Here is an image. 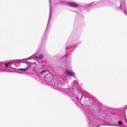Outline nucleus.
Listing matches in <instances>:
<instances>
[{
	"mask_svg": "<svg viewBox=\"0 0 127 127\" xmlns=\"http://www.w3.org/2000/svg\"><path fill=\"white\" fill-rule=\"evenodd\" d=\"M68 5L74 7H78V5L77 4L73 3L70 2L68 3Z\"/></svg>",
	"mask_w": 127,
	"mask_h": 127,
	"instance_id": "obj_1",
	"label": "nucleus"
},
{
	"mask_svg": "<svg viewBox=\"0 0 127 127\" xmlns=\"http://www.w3.org/2000/svg\"><path fill=\"white\" fill-rule=\"evenodd\" d=\"M65 73L68 76H72L74 74L73 73L67 71H65Z\"/></svg>",
	"mask_w": 127,
	"mask_h": 127,
	"instance_id": "obj_2",
	"label": "nucleus"
},
{
	"mask_svg": "<svg viewBox=\"0 0 127 127\" xmlns=\"http://www.w3.org/2000/svg\"><path fill=\"white\" fill-rule=\"evenodd\" d=\"M43 56L41 54H40L38 56V58L40 60L42 59H43Z\"/></svg>",
	"mask_w": 127,
	"mask_h": 127,
	"instance_id": "obj_3",
	"label": "nucleus"
},
{
	"mask_svg": "<svg viewBox=\"0 0 127 127\" xmlns=\"http://www.w3.org/2000/svg\"><path fill=\"white\" fill-rule=\"evenodd\" d=\"M28 67L27 66L25 68H19V69L21 70L22 71H26L27 69H28Z\"/></svg>",
	"mask_w": 127,
	"mask_h": 127,
	"instance_id": "obj_4",
	"label": "nucleus"
},
{
	"mask_svg": "<svg viewBox=\"0 0 127 127\" xmlns=\"http://www.w3.org/2000/svg\"><path fill=\"white\" fill-rule=\"evenodd\" d=\"M45 70H43L42 71H39V74H42L43 73H44L45 72Z\"/></svg>",
	"mask_w": 127,
	"mask_h": 127,
	"instance_id": "obj_5",
	"label": "nucleus"
},
{
	"mask_svg": "<svg viewBox=\"0 0 127 127\" xmlns=\"http://www.w3.org/2000/svg\"><path fill=\"white\" fill-rule=\"evenodd\" d=\"M118 124L120 125H122L123 124V123L121 121H119L118 122Z\"/></svg>",
	"mask_w": 127,
	"mask_h": 127,
	"instance_id": "obj_6",
	"label": "nucleus"
},
{
	"mask_svg": "<svg viewBox=\"0 0 127 127\" xmlns=\"http://www.w3.org/2000/svg\"><path fill=\"white\" fill-rule=\"evenodd\" d=\"M9 63H8L4 65L6 67H8V65Z\"/></svg>",
	"mask_w": 127,
	"mask_h": 127,
	"instance_id": "obj_7",
	"label": "nucleus"
}]
</instances>
